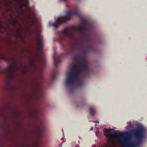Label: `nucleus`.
I'll list each match as a JSON object with an SVG mask.
<instances>
[{
    "mask_svg": "<svg viewBox=\"0 0 147 147\" xmlns=\"http://www.w3.org/2000/svg\"><path fill=\"white\" fill-rule=\"evenodd\" d=\"M146 131V129L144 127H140L135 129L134 135L138 138H142L144 137Z\"/></svg>",
    "mask_w": 147,
    "mask_h": 147,
    "instance_id": "obj_1",
    "label": "nucleus"
},
{
    "mask_svg": "<svg viewBox=\"0 0 147 147\" xmlns=\"http://www.w3.org/2000/svg\"><path fill=\"white\" fill-rule=\"evenodd\" d=\"M73 73L74 72L73 71L67 75V79L66 81V84H69L74 81L75 80V78L72 77Z\"/></svg>",
    "mask_w": 147,
    "mask_h": 147,
    "instance_id": "obj_2",
    "label": "nucleus"
},
{
    "mask_svg": "<svg viewBox=\"0 0 147 147\" xmlns=\"http://www.w3.org/2000/svg\"><path fill=\"white\" fill-rule=\"evenodd\" d=\"M73 13L70 11H67L66 12V17H69L71 16Z\"/></svg>",
    "mask_w": 147,
    "mask_h": 147,
    "instance_id": "obj_3",
    "label": "nucleus"
},
{
    "mask_svg": "<svg viewBox=\"0 0 147 147\" xmlns=\"http://www.w3.org/2000/svg\"><path fill=\"white\" fill-rule=\"evenodd\" d=\"M112 130H114V129H107L105 128L104 131V132H108L109 131H111Z\"/></svg>",
    "mask_w": 147,
    "mask_h": 147,
    "instance_id": "obj_4",
    "label": "nucleus"
},
{
    "mask_svg": "<svg viewBox=\"0 0 147 147\" xmlns=\"http://www.w3.org/2000/svg\"><path fill=\"white\" fill-rule=\"evenodd\" d=\"M133 126L131 124V122H129L127 124V127L128 128H129Z\"/></svg>",
    "mask_w": 147,
    "mask_h": 147,
    "instance_id": "obj_5",
    "label": "nucleus"
},
{
    "mask_svg": "<svg viewBox=\"0 0 147 147\" xmlns=\"http://www.w3.org/2000/svg\"><path fill=\"white\" fill-rule=\"evenodd\" d=\"M94 111L93 109H91L90 110V112L91 114L92 115L93 114V112H94Z\"/></svg>",
    "mask_w": 147,
    "mask_h": 147,
    "instance_id": "obj_6",
    "label": "nucleus"
},
{
    "mask_svg": "<svg viewBox=\"0 0 147 147\" xmlns=\"http://www.w3.org/2000/svg\"><path fill=\"white\" fill-rule=\"evenodd\" d=\"M59 20H64L65 19L64 17H59L58 18Z\"/></svg>",
    "mask_w": 147,
    "mask_h": 147,
    "instance_id": "obj_7",
    "label": "nucleus"
},
{
    "mask_svg": "<svg viewBox=\"0 0 147 147\" xmlns=\"http://www.w3.org/2000/svg\"><path fill=\"white\" fill-rule=\"evenodd\" d=\"M67 30V29L66 28H65V29H64V30H63L62 32H65Z\"/></svg>",
    "mask_w": 147,
    "mask_h": 147,
    "instance_id": "obj_8",
    "label": "nucleus"
},
{
    "mask_svg": "<svg viewBox=\"0 0 147 147\" xmlns=\"http://www.w3.org/2000/svg\"><path fill=\"white\" fill-rule=\"evenodd\" d=\"M93 127H91L90 128V130H92L93 129Z\"/></svg>",
    "mask_w": 147,
    "mask_h": 147,
    "instance_id": "obj_9",
    "label": "nucleus"
},
{
    "mask_svg": "<svg viewBox=\"0 0 147 147\" xmlns=\"http://www.w3.org/2000/svg\"><path fill=\"white\" fill-rule=\"evenodd\" d=\"M96 136H97V133H96Z\"/></svg>",
    "mask_w": 147,
    "mask_h": 147,
    "instance_id": "obj_10",
    "label": "nucleus"
},
{
    "mask_svg": "<svg viewBox=\"0 0 147 147\" xmlns=\"http://www.w3.org/2000/svg\"><path fill=\"white\" fill-rule=\"evenodd\" d=\"M96 122H97L98 123H99V122L98 121H96Z\"/></svg>",
    "mask_w": 147,
    "mask_h": 147,
    "instance_id": "obj_11",
    "label": "nucleus"
},
{
    "mask_svg": "<svg viewBox=\"0 0 147 147\" xmlns=\"http://www.w3.org/2000/svg\"><path fill=\"white\" fill-rule=\"evenodd\" d=\"M96 122H97L98 123H99V122L98 121H96Z\"/></svg>",
    "mask_w": 147,
    "mask_h": 147,
    "instance_id": "obj_12",
    "label": "nucleus"
},
{
    "mask_svg": "<svg viewBox=\"0 0 147 147\" xmlns=\"http://www.w3.org/2000/svg\"><path fill=\"white\" fill-rule=\"evenodd\" d=\"M51 24H49V26H51Z\"/></svg>",
    "mask_w": 147,
    "mask_h": 147,
    "instance_id": "obj_13",
    "label": "nucleus"
}]
</instances>
